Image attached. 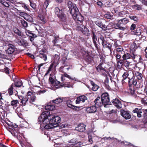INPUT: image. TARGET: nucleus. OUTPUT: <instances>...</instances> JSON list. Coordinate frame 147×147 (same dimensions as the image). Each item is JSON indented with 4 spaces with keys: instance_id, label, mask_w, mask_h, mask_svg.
Masks as SVG:
<instances>
[{
    "instance_id": "obj_1",
    "label": "nucleus",
    "mask_w": 147,
    "mask_h": 147,
    "mask_svg": "<svg viewBox=\"0 0 147 147\" xmlns=\"http://www.w3.org/2000/svg\"><path fill=\"white\" fill-rule=\"evenodd\" d=\"M60 118L58 116L54 117L51 115L49 112L45 111L42 112L41 115L38 117L39 121H42V123L45 124L48 123L50 120V122L53 123L56 127L58 125V123L60 122Z\"/></svg>"
},
{
    "instance_id": "obj_2",
    "label": "nucleus",
    "mask_w": 147,
    "mask_h": 147,
    "mask_svg": "<svg viewBox=\"0 0 147 147\" xmlns=\"http://www.w3.org/2000/svg\"><path fill=\"white\" fill-rule=\"evenodd\" d=\"M18 98L20 100L22 105L23 106H25L28 101L31 104H33V102L36 100L35 96L30 91L27 92L26 96H19Z\"/></svg>"
},
{
    "instance_id": "obj_3",
    "label": "nucleus",
    "mask_w": 147,
    "mask_h": 147,
    "mask_svg": "<svg viewBox=\"0 0 147 147\" xmlns=\"http://www.w3.org/2000/svg\"><path fill=\"white\" fill-rule=\"evenodd\" d=\"M55 14L60 19L61 21L64 22L66 20V16L63 13L62 9H60L57 7H56L55 9Z\"/></svg>"
},
{
    "instance_id": "obj_4",
    "label": "nucleus",
    "mask_w": 147,
    "mask_h": 147,
    "mask_svg": "<svg viewBox=\"0 0 147 147\" xmlns=\"http://www.w3.org/2000/svg\"><path fill=\"white\" fill-rule=\"evenodd\" d=\"M128 22L129 20L126 18L119 20L116 27L120 30H124L125 28L123 26L126 24Z\"/></svg>"
},
{
    "instance_id": "obj_5",
    "label": "nucleus",
    "mask_w": 147,
    "mask_h": 147,
    "mask_svg": "<svg viewBox=\"0 0 147 147\" xmlns=\"http://www.w3.org/2000/svg\"><path fill=\"white\" fill-rule=\"evenodd\" d=\"M76 29L82 32V33L85 35H87L89 32L88 28L83 25V23L77 24Z\"/></svg>"
},
{
    "instance_id": "obj_6",
    "label": "nucleus",
    "mask_w": 147,
    "mask_h": 147,
    "mask_svg": "<svg viewBox=\"0 0 147 147\" xmlns=\"http://www.w3.org/2000/svg\"><path fill=\"white\" fill-rule=\"evenodd\" d=\"M38 122L40 124L41 127H44L46 129H49L53 128V127H56L55 125H54L53 123H51L49 121L48 123H46V124H43L42 121H39L38 119ZM50 121V120H49Z\"/></svg>"
},
{
    "instance_id": "obj_7",
    "label": "nucleus",
    "mask_w": 147,
    "mask_h": 147,
    "mask_svg": "<svg viewBox=\"0 0 147 147\" xmlns=\"http://www.w3.org/2000/svg\"><path fill=\"white\" fill-rule=\"evenodd\" d=\"M101 101L104 105L107 104L109 102V94L107 92L103 93L101 96Z\"/></svg>"
},
{
    "instance_id": "obj_8",
    "label": "nucleus",
    "mask_w": 147,
    "mask_h": 147,
    "mask_svg": "<svg viewBox=\"0 0 147 147\" xmlns=\"http://www.w3.org/2000/svg\"><path fill=\"white\" fill-rule=\"evenodd\" d=\"M94 22L96 25L101 28L102 30H105L107 29V26L99 20L97 19L94 21Z\"/></svg>"
},
{
    "instance_id": "obj_9",
    "label": "nucleus",
    "mask_w": 147,
    "mask_h": 147,
    "mask_svg": "<svg viewBox=\"0 0 147 147\" xmlns=\"http://www.w3.org/2000/svg\"><path fill=\"white\" fill-rule=\"evenodd\" d=\"M73 18L78 21L77 22V24L83 23L84 17L79 13L78 14H77L76 16H74Z\"/></svg>"
},
{
    "instance_id": "obj_10",
    "label": "nucleus",
    "mask_w": 147,
    "mask_h": 147,
    "mask_svg": "<svg viewBox=\"0 0 147 147\" xmlns=\"http://www.w3.org/2000/svg\"><path fill=\"white\" fill-rule=\"evenodd\" d=\"M139 47H140L139 43L138 41H135L131 44L130 46V49L131 50L134 51Z\"/></svg>"
},
{
    "instance_id": "obj_11",
    "label": "nucleus",
    "mask_w": 147,
    "mask_h": 147,
    "mask_svg": "<svg viewBox=\"0 0 147 147\" xmlns=\"http://www.w3.org/2000/svg\"><path fill=\"white\" fill-rule=\"evenodd\" d=\"M69 10L70 13L73 18L79 13L78 9L76 6H74Z\"/></svg>"
},
{
    "instance_id": "obj_12",
    "label": "nucleus",
    "mask_w": 147,
    "mask_h": 147,
    "mask_svg": "<svg viewBox=\"0 0 147 147\" xmlns=\"http://www.w3.org/2000/svg\"><path fill=\"white\" fill-rule=\"evenodd\" d=\"M102 65H103V63H100L97 67H96V69L98 71H99L101 70H104L105 72H104V73H102V74L106 78V79L107 78V75L106 74V73L107 72L105 70L104 68L102 67Z\"/></svg>"
},
{
    "instance_id": "obj_13",
    "label": "nucleus",
    "mask_w": 147,
    "mask_h": 147,
    "mask_svg": "<svg viewBox=\"0 0 147 147\" xmlns=\"http://www.w3.org/2000/svg\"><path fill=\"white\" fill-rule=\"evenodd\" d=\"M113 104L118 109L121 108L122 105L121 101L118 99L113 100L112 101Z\"/></svg>"
},
{
    "instance_id": "obj_14",
    "label": "nucleus",
    "mask_w": 147,
    "mask_h": 147,
    "mask_svg": "<svg viewBox=\"0 0 147 147\" xmlns=\"http://www.w3.org/2000/svg\"><path fill=\"white\" fill-rule=\"evenodd\" d=\"M86 125L83 123H80L78 124L77 127H76L75 129L79 132H82L85 129Z\"/></svg>"
},
{
    "instance_id": "obj_15",
    "label": "nucleus",
    "mask_w": 147,
    "mask_h": 147,
    "mask_svg": "<svg viewBox=\"0 0 147 147\" xmlns=\"http://www.w3.org/2000/svg\"><path fill=\"white\" fill-rule=\"evenodd\" d=\"M60 59V57L59 55L55 54L52 58V63L55 64V67H56L58 64L59 61Z\"/></svg>"
},
{
    "instance_id": "obj_16",
    "label": "nucleus",
    "mask_w": 147,
    "mask_h": 147,
    "mask_svg": "<svg viewBox=\"0 0 147 147\" xmlns=\"http://www.w3.org/2000/svg\"><path fill=\"white\" fill-rule=\"evenodd\" d=\"M87 99L86 97L84 95L81 96L77 98L76 102V104H79L81 102H84Z\"/></svg>"
},
{
    "instance_id": "obj_17",
    "label": "nucleus",
    "mask_w": 147,
    "mask_h": 147,
    "mask_svg": "<svg viewBox=\"0 0 147 147\" xmlns=\"http://www.w3.org/2000/svg\"><path fill=\"white\" fill-rule=\"evenodd\" d=\"M121 115L126 119H129L131 116L129 111H123L121 112Z\"/></svg>"
},
{
    "instance_id": "obj_18",
    "label": "nucleus",
    "mask_w": 147,
    "mask_h": 147,
    "mask_svg": "<svg viewBox=\"0 0 147 147\" xmlns=\"http://www.w3.org/2000/svg\"><path fill=\"white\" fill-rule=\"evenodd\" d=\"M136 56L137 55L134 53H133L132 55H131L129 53H126L123 55L122 57L123 60H125L130 58L131 57H132L133 59H135Z\"/></svg>"
},
{
    "instance_id": "obj_19",
    "label": "nucleus",
    "mask_w": 147,
    "mask_h": 147,
    "mask_svg": "<svg viewBox=\"0 0 147 147\" xmlns=\"http://www.w3.org/2000/svg\"><path fill=\"white\" fill-rule=\"evenodd\" d=\"M15 47L12 45L10 44L8 45V47L7 50V53L9 54H11L15 51Z\"/></svg>"
},
{
    "instance_id": "obj_20",
    "label": "nucleus",
    "mask_w": 147,
    "mask_h": 147,
    "mask_svg": "<svg viewBox=\"0 0 147 147\" xmlns=\"http://www.w3.org/2000/svg\"><path fill=\"white\" fill-rule=\"evenodd\" d=\"M96 107L94 106H91L87 108L86 110L87 112L89 113H94L96 111Z\"/></svg>"
},
{
    "instance_id": "obj_21",
    "label": "nucleus",
    "mask_w": 147,
    "mask_h": 147,
    "mask_svg": "<svg viewBox=\"0 0 147 147\" xmlns=\"http://www.w3.org/2000/svg\"><path fill=\"white\" fill-rule=\"evenodd\" d=\"M95 104L98 107L101 106L103 103L101 101L100 97L97 98L94 100Z\"/></svg>"
},
{
    "instance_id": "obj_22",
    "label": "nucleus",
    "mask_w": 147,
    "mask_h": 147,
    "mask_svg": "<svg viewBox=\"0 0 147 147\" xmlns=\"http://www.w3.org/2000/svg\"><path fill=\"white\" fill-rule=\"evenodd\" d=\"M133 74L134 77H136L138 80H140L142 78V75L140 73L137 71H133Z\"/></svg>"
},
{
    "instance_id": "obj_23",
    "label": "nucleus",
    "mask_w": 147,
    "mask_h": 147,
    "mask_svg": "<svg viewBox=\"0 0 147 147\" xmlns=\"http://www.w3.org/2000/svg\"><path fill=\"white\" fill-rule=\"evenodd\" d=\"M52 86L57 89L62 87V86H63L62 85V84L60 82L57 80L55 81Z\"/></svg>"
},
{
    "instance_id": "obj_24",
    "label": "nucleus",
    "mask_w": 147,
    "mask_h": 147,
    "mask_svg": "<svg viewBox=\"0 0 147 147\" xmlns=\"http://www.w3.org/2000/svg\"><path fill=\"white\" fill-rule=\"evenodd\" d=\"M133 111L134 113H137V116L138 117H141L142 115L141 113H142V112L141 109L136 108Z\"/></svg>"
},
{
    "instance_id": "obj_25",
    "label": "nucleus",
    "mask_w": 147,
    "mask_h": 147,
    "mask_svg": "<svg viewBox=\"0 0 147 147\" xmlns=\"http://www.w3.org/2000/svg\"><path fill=\"white\" fill-rule=\"evenodd\" d=\"M39 57L42 59H43L45 61H46L47 59V55L45 54L44 52L42 50L40 51Z\"/></svg>"
},
{
    "instance_id": "obj_26",
    "label": "nucleus",
    "mask_w": 147,
    "mask_h": 147,
    "mask_svg": "<svg viewBox=\"0 0 147 147\" xmlns=\"http://www.w3.org/2000/svg\"><path fill=\"white\" fill-rule=\"evenodd\" d=\"M55 64L53 63H51L49 67L48 70L47 71L45 75L48 74L51 71H53V70H55Z\"/></svg>"
},
{
    "instance_id": "obj_27",
    "label": "nucleus",
    "mask_w": 147,
    "mask_h": 147,
    "mask_svg": "<svg viewBox=\"0 0 147 147\" xmlns=\"http://www.w3.org/2000/svg\"><path fill=\"white\" fill-rule=\"evenodd\" d=\"M102 45L104 48H108L109 49L111 50L112 45L110 44L109 42L107 41L105 42L104 43H102Z\"/></svg>"
},
{
    "instance_id": "obj_28",
    "label": "nucleus",
    "mask_w": 147,
    "mask_h": 147,
    "mask_svg": "<svg viewBox=\"0 0 147 147\" xmlns=\"http://www.w3.org/2000/svg\"><path fill=\"white\" fill-rule=\"evenodd\" d=\"M18 43L19 45L23 46H26L28 45V43L26 42V41L23 39L19 40L18 41Z\"/></svg>"
},
{
    "instance_id": "obj_29",
    "label": "nucleus",
    "mask_w": 147,
    "mask_h": 147,
    "mask_svg": "<svg viewBox=\"0 0 147 147\" xmlns=\"http://www.w3.org/2000/svg\"><path fill=\"white\" fill-rule=\"evenodd\" d=\"M55 106L53 105H48L45 107L46 110L49 111H53L55 109Z\"/></svg>"
},
{
    "instance_id": "obj_30",
    "label": "nucleus",
    "mask_w": 147,
    "mask_h": 147,
    "mask_svg": "<svg viewBox=\"0 0 147 147\" xmlns=\"http://www.w3.org/2000/svg\"><path fill=\"white\" fill-rule=\"evenodd\" d=\"M66 103L67 106L70 108H72L73 109H75L76 108H77V107H75L72 105V102L71 100H67V101Z\"/></svg>"
},
{
    "instance_id": "obj_31",
    "label": "nucleus",
    "mask_w": 147,
    "mask_h": 147,
    "mask_svg": "<svg viewBox=\"0 0 147 147\" xmlns=\"http://www.w3.org/2000/svg\"><path fill=\"white\" fill-rule=\"evenodd\" d=\"M91 84L92 85V90L96 91L99 88V86L94 84L93 82L91 81Z\"/></svg>"
},
{
    "instance_id": "obj_32",
    "label": "nucleus",
    "mask_w": 147,
    "mask_h": 147,
    "mask_svg": "<svg viewBox=\"0 0 147 147\" xmlns=\"http://www.w3.org/2000/svg\"><path fill=\"white\" fill-rule=\"evenodd\" d=\"M25 32L26 34V35H28V36L33 38H35L36 36V35L32 33L31 31H30L28 30H26Z\"/></svg>"
},
{
    "instance_id": "obj_33",
    "label": "nucleus",
    "mask_w": 147,
    "mask_h": 147,
    "mask_svg": "<svg viewBox=\"0 0 147 147\" xmlns=\"http://www.w3.org/2000/svg\"><path fill=\"white\" fill-rule=\"evenodd\" d=\"M38 17L40 20H41V22L43 24H44L46 22V20L43 15L40 14L38 15Z\"/></svg>"
},
{
    "instance_id": "obj_34",
    "label": "nucleus",
    "mask_w": 147,
    "mask_h": 147,
    "mask_svg": "<svg viewBox=\"0 0 147 147\" xmlns=\"http://www.w3.org/2000/svg\"><path fill=\"white\" fill-rule=\"evenodd\" d=\"M18 102V100H14L11 101V104L13 108L14 109L17 106V103Z\"/></svg>"
},
{
    "instance_id": "obj_35",
    "label": "nucleus",
    "mask_w": 147,
    "mask_h": 147,
    "mask_svg": "<svg viewBox=\"0 0 147 147\" xmlns=\"http://www.w3.org/2000/svg\"><path fill=\"white\" fill-rule=\"evenodd\" d=\"M25 19L28 22H33V20L31 16L27 14L26 16H25Z\"/></svg>"
},
{
    "instance_id": "obj_36",
    "label": "nucleus",
    "mask_w": 147,
    "mask_h": 147,
    "mask_svg": "<svg viewBox=\"0 0 147 147\" xmlns=\"http://www.w3.org/2000/svg\"><path fill=\"white\" fill-rule=\"evenodd\" d=\"M92 39L93 40V43L95 46L96 45V43L97 42V39L96 36L93 33L92 36Z\"/></svg>"
},
{
    "instance_id": "obj_37",
    "label": "nucleus",
    "mask_w": 147,
    "mask_h": 147,
    "mask_svg": "<svg viewBox=\"0 0 147 147\" xmlns=\"http://www.w3.org/2000/svg\"><path fill=\"white\" fill-rule=\"evenodd\" d=\"M63 100L60 98H58L56 99L55 100H53L52 102L55 104H58L59 103L62 102Z\"/></svg>"
},
{
    "instance_id": "obj_38",
    "label": "nucleus",
    "mask_w": 147,
    "mask_h": 147,
    "mask_svg": "<svg viewBox=\"0 0 147 147\" xmlns=\"http://www.w3.org/2000/svg\"><path fill=\"white\" fill-rule=\"evenodd\" d=\"M129 82L134 85L136 86V85L137 82L136 79H134L133 78H132L129 80Z\"/></svg>"
},
{
    "instance_id": "obj_39",
    "label": "nucleus",
    "mask_w": 147,
    "mask_h": 147,
    "mask_svg": "<svg viewBox=\"0 0 147 147\" xmlns=\"http://www.w3.org/2000/svg\"><path fill=\"white\" fill-rule=\"evenodd\" d=\"M22 82L20 80H19L15 83V85L17 87H20L22 85Z\"/></svg>"
},
{
    "instance_id": "obj_40",
    "label": "nucleus",
    "mask_w": 147,
    "mask_h": 147,
    "mask_svg": "<svg viewBox=\"0 0 147 147\" xmlns=\"http://www.w3.org/2000/svg\"><path fill=\"white\" fill-rule=\"evenodd\" d=\"M81 53H82V55L84 57H88V52L87 51H85L84 50L82 49V50L81 51Z\"/></svg>"
},
{
    "instance_id": "obj_41",
    "label": "nucleus",
    "mask_w": 147,
    "mask_h": 147,
    "mask_svg": "<svg viewBox=\"0 0 147 147\" xmlns=\"http://www.w3.org/2000/svg\"><path fill=\"white\" fill-rule=\"evenodd\" d=\"M62 85L63 86L62 87L70 88L72 87V85L69 82H66L63 84H62Z\"/></svg>"
},
{
    "instance_id": "obj_42",
    "label": "nucleus",
    "mask_w": 147,
    "mask_h": 147,
    "mask_svg": "<svg viewBox=\"0 0 147 147\" xmlns=\"http://www.w3.org/2000/svg\"><path fill=\"white\" fill-rule=\"evenodd\" d=\"M1 3L4 6H5L6 7H8L9 6V4L4 0H1Z\"/></svg>"
},
{
    "instance_id": "obj_43",
    "label": "nucleus",
    "mask_w": 147,
    "mask_h": 147,
    "mask_svg": "<svg viewBox=\"0 0 147 147\" xmlns=\"http://www.w3.org/2000/svg\"><path fill=\"white\" fill-rule=\"evenodd\" d=\"M49 82L52 86L54 82H55L56 80H55L54 79L51 77H49Z\"/></svg>"
},
{
    "instance_id": "obj_44",
    "label": "nucleus",
    "mask_w": 147,
    "mask_h": 147,
    "mask_svg": "<svg viewBox=\"0 0 147 147\" xmlns=\"http://www.w3.org/2000/svg\"><path fill=\"white\" fill-rule=\"evenodd\" d=\"M21 23L22 26L24 27H26L28 26L27 22L24 20H21Z\"/></svg>"
},
{
    "instance_id": "obj_45",
    "label": "nucleus",
    "mask_w": 147,
    "mask_h": 147,
    "mask_svg": "<svg viewBox=\"0 0 147 147\" xmlns=\"http://www.w3.org/2000/svg\"><path fill=\"white\" fill-rule=\"evenodd\" d=\"M61 75H63L64 77H67V78H69V79H71V80H75L76 81V79L75 78H71V77L69 75L67 74L66 73H65L63 74H61Z\"/></svg>"
},
{
    "instance_id": "obj_46",
    "label": "nucleus",
    "mask_w": 147,
    "mask_h": 147,
    "mask_svg": "<svg viewBox=\"0 0 147 147\" xmlns=\"http://www.w3.org/2000/svg\"><path fill=\"white\" fill-rule=\"evenodd\" d=\"M68 6L69 9L73 8L74 6H76L75 5H74L72 2L71 1H69L68 3Z\"/></svg>"
},
{
    "instance_id": "obj_47",
    "label": "nucleus",
    "mask_w": 147,
    "mask_h": 147,
    "mask_svg": "<svg viewBox=\"0 0 147 147\" xmlns=\"http://www.w3.org/2000/svg\"><path fill=\"white\" fill-rule=\"evenodd\" d=\"M13 85H11L10 87L8 89L9 94V95H12L13 93Z\"/></svg>"
},
{
    "instance_id": "obj_48",
    "label": "nucleus",
    "mask_w": 147,
    "mask_h": 147,
    "mask_svg": "<svg viewBox=\"0 0 147 147\" xmlns=\"http://www.w3.org/2000/svg\"><path fill=\"white\" fill-rule=\"evenodd\" d=\"M141 102L143 104H146L147 105V98L145 97L144 98H142L141 100Z\"/></svg>"
},
{
    "instance_id": "obj_49",
    "label": "nucleus",
    "mask_w": 147,
    "mask_h": 147,
    "mask_svg": "<svg viewBox=\"0 0 147 147\" xmlns=\"http://www.w3.org/2000/svg\"><path fill=\"white\" fill-rule=\"evenodd\" d=\"M133 8L135 9L140 10L141 8L140 5H134L133 6Z\"/></svg>"
},
{
    "instance_id": "obj_50",
    "label": "nucleus",
    "mask_w": 147,
    "mask_h": 147,
    "mask_svg": "<svg viewBox=\"0 0 147 147\" xmlns=\"http://www.w3.org/2000/svg\"><path fill=\"white\" fill-rule=\"evenodd\" d=\"M128 75V73L127 71L123 73V74L122 76V77L123 78V80H125L127 78Z\"/></svg>"
},
{
    "instance_id": "obj_51",
    "label": "nucleus",
    "mask_w": 147,
    "mask_h": 147,
    "mask_svg": "<svg viewBox=\"0 0 147 147\" xmlns=\"http://www.w3.org/2000/svg\"><path fill=\"white\" fill-rule=\"evenodd\" d=\"M2 48V47H0V58H6V55L2 54L1 53V50Z\"/></svg>"
},
{
    "instance_id": "obj_52",
    "label": "nucleus",
    "mask_w": 147,
    "mask_h": 147,
    "mask_svg": "<svg viewBox=\"0 0 147 147\" xmlns=\"http://www.w3.org/2000/svg\"><path fill=\"white\" fill-rule=\"evenodd\" d=\"M88 142L89 144H92L93 143V138L90 135L88 136Z\"/></svg>"
},
{
    "instance_id": "obj_53",
    "label": "nucleus",
    "mask_w": 147,
    "mask_h": 147,
    "mask_svg": "<svg viewBox=\"0 0 147 147\" xmlns=\"http://www.w3.org/2000/svg\"><path fill=\"white\" fill-rule=\"evenodd\" d=\"M22 6L24 8L28 11H29L30 10L28 8V6L26 5L25 3H23L22 4Z\"/></svg>"
},
{
    "instance_id": "obj_54",
    "label": "nucleus",
    "mask_w": 147,
    "mask_h": 147,
    "mask_svg": "<svg viewBox=\"0 0 147 147\" xmlns=\"http://www.w3.org/2000/svg\"><path fill=\"white\" fill-rule=\"evenodd\" d=\"M104 16L107 19H110L112 18V16L109 13H106L104 15Z\"/></svg>"
},
{
    "instance_id": "obj_55",
    "label": "nucleus",
    "mask_w": 147,
    "mask_h": 147,
    "mask_svg": "<svg viewBox=\"0 0 147 147\" xmlns=\"http://www.w3.org/2000/svg\"><path fill=\"white\" fill-rule=\"evenodd\" d=\"M123 49L122 47H119L117 48L116 49V51L117 52H123Z\"/></svg>"
},
{
    "instance_id": "obj_56",
    "label": "nucleus",
    "mask_w": 147,
    "mask_h": 147,
    "mask_svg": "<svg viewBox=\"0 0 147 147\" xmlns=\"http://www.w3.org/2000/svg\"><path fill=\"white\" fill-rule=\"evenodd\" d=\"M123 143L125 145H127L128 146V147H133V146L131 145L130 143L127 142L125 141Z\"/></svg>"
},
{
    "instance_id": "obj_57",
    "label": "nucleus",
    "mask_w": 147,
    "mask_h": 147,
    "mask_svg": "<svg viewBox=\"0 0 147 147\" xmlns=\"http://www.w3.org/2000/svg\"><path fill=\"white\" fill-rule=\"evenodd\" d=\"M126 14L124 13L123 11H122L118 13V15L120 16H123L124 15H125Z\"/></svg>"
},
{
    "instance_id": "obj_58",
    "label": "nucleus",
    "mask_w": 147,
    "mask_h": 147,
    "mask_svg": "<svg viewBox=\"0 0 147 147\" xmlns=\"http://www.w3.org/2000/svg\"><path fill=\"white\" fill-rule=\"evenodd\" d=\"M27 14V13H24V12H20V14H19L20 15V16L22 17L24 19L25 18V16H26Z\"/></svg>"
},
{
    "instance_id": "obj_59",
    "label": "nucleus",
    "mask_w": 147,
    "mask_h": 147,
    "mask_svg": "<svg viewBox=\"0 0 147 147\" xmlns=\"http://www.w3.org/2000/svg\"><path fill=\"white\" fill-rule=\"evenodd\" d=\"M58 36H56V37H55V39L53 41V42L54 45H55V44L56 43L57 41L58 40Z\"/></svg>"
},
{
    "instance_id": "obj_60",
    "label": "nucleus",
    "mask_w": 147,
    "mask_h": 147,
    "mask_svg": "<svg viewBox=\"0 0 147 147\" xmlns=\"http://www.w3.org/2000/svg\"><path fill=\"white\" fill-rule=\"evenodd\" d=\"M0 116H1L2 119H5V113L4 112H3V113H1V114H0Z\"/></svg>"
},
{
    "instance_id": "obj_61",
    "label": "nucleus",
    "mask_w": 147,
    "mask_h": 147,
    "mask_svg": "<svg viewBox=\"0 0 147 147\" xmlns=\"http://www.w3.org/2000/svg\"><path fill=\"white\" fill-rule=\"evenodd\" d=\"M129 91L130 93L132 95H133L135 92V91L134 88H130Z\"/></svg>"
},
{
    "instance_id": "obj_62",
    "label": "nucleus",
    "mask_w": 147,
    "mask_h": 147,
    "mask_svg": "<svg viewBox=\"0 0 147 147\" xmlns=\"http://www.w3.org/2000/svg\"><path fill=\"white\" fill-rule=\"evenodd\" d=\"M4 71L7 74H8L9 73V71L8 68L6 67L5 68H4Z\"/></svg>"
},
{
    "instance_id": "obj_63",
    "label": "nucleus",
    "mask_w": 147,
    "mask_h": 147,
    "mask_svg": "<svg viewBox=\"0 0 147 147\" xmlns=\"http://www.w3.org/2000/svg\"><path fill=\"white\" fill-rule=\"evenodd\" d=\"M142 3L147 6V0H142Z\"/></svg>"
},
{
    "instance_id": "obj_64",
    "label": "nucleus",
    "mask_w": 147,
    "mask_h": 147,
    "mask_svg": "<svg viewBox=\"0 0 147 147\" xmlns=\"http://www.w3.org/2000/svg\"><path fill=\"white\" fill-rule=\"evenodd\" d=\"M145 111H146V112L145 113L144 119L146 121H147V110H145Z\"/></svg>"
}]
</instances>
